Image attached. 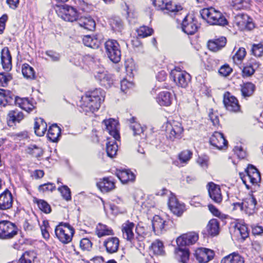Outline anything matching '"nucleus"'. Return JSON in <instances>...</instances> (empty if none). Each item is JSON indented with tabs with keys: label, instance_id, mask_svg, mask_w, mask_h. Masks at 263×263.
<instances>
[{
	"label": "nucleus",
	"instance_id": "f257e3e1",
	"mask_svg": "<svg viewBox=\"0 0 263 263\" xmlns=\"http://www.w3.org/2000/svg\"><path fill=\"white\" fill-rule=\"evenodd\" d=\"M104 98L105 92L100 88L89 91L82 97L81 107L84 111L93 112L99 109Z\"/></svg>",
	"mask_w": 263,
	"mask_h": 263
},
{
	"label": "nucleus",
	"instance_id": "f03ea898",
	"mask_svg": "<svg viewBox=\"0 0 263 263\" xmlns=\"http://www.w3.org/2000/svg\"><path fill=\"white\" fill-rule=\"evenodd\" d=\"M200 13L202 18L210 25L224 26L228 23L222 13L212 7L203 8Z\"/></svg>",
	"mask_w": 263,
	"mask_h": 263
},
{
	"label": "nucleus",
	"instance_id": "7ed1b4c3",
	"mask_svg": "<svg viewBox=\"0 0 263 263\" xmlns=\"http://www.w3.org/2000/svg\"><path fill=\"white\" fill-rule=\"evenodd\" d=\"M105 53L109 60L114 63L120 61L121 52L118 42L115 40L109 39L104 44Z\"/></svg>",
	"mask_w": 263,
	"mask_h": 263
},
{
	"label": "nucleus",
	"instance_id": "20e7f679",
	"mask_svg": "<svg viewBox=\"0 0 263 263\" xmlns=\"http://www.w3.org/2000/svg\"><path fill=\"white\" fill-rule=\"evenodd\" d=\"M74 229L68 223L61 222L55 229V234L63 243H68L72 240Z\"/></svg>",
	"mask_w": 263,
	"mask_h": 263
},
{
	"label": "nucleus",
	"instance_id": "39448f33",
	"mask_svg": "<svg viewBox=\"0 0 263 263\" xmlns=\"http://www.w3.org/2000/svg\"><path fill=\"white\" fill-rule=\"evenodd\" d=\"M18 232L15 224L7 220L0 221V238L9 239L12 238Z\"/></svg>",
	"mask_w": 263,
	"mask_h": 263
},
{
	"label": "nucleus",
	"instance_id": "423d86ee",
	"mask_svg": "<svg viewBox=\"0 0 263 263\" xmlns=\"http://www.w3.org/2000/svg\"><path fill=\"white\" fill-rule=\"evenodd\" d=\"M58 15L63 20L67 22L77 21L79 18L76 9L67 5H62L60 7Z\"/></svg>",
	"mask_w": 263,
	"mask_h": 263
},
{
	"label": "nucleus",
	"instance_id": "0eeeda50",
	"mask_svg": "<svg viewBox=\"0 0 263 263\" xmlns=\"http://www.w3.org/2000/svg\"><path fill=\"white\" fill-rule=\"evenodd\" d=\"M183 128L180 123L173 121L172 124L167 126L166 135L167 139L174 141L175 139H180Z\"/></svg>",
	"mask_w": 263,
	"mask_h": 263
},
{
	"label": "nucleus",
	"instance_id": "6e6552de",
	"mask_svg": "<svg viewBox=\"0 0 263 263\" xmlns=\"http://www.w3.org/2000/svg\"><path fill=\"white\" fill-rule=\"evenodd\" d=\"M182 30L187 34H194L198 29L197 21L192 16L185 15L181 22Z\"/></svg>",
	"mask_w": 263,
	"mask_h": 263
},
{
	"label": "nucleus",
	"instance_id": "1a4fd4ad",
	"mask_svg": "<svg viewBox=\"0 0 263 263\" xmlns=\"http://www.w3.org/2000/svg\"><path fill=\"white\" fill-rule=\"evenodd\" d=\"M171 76L173 77L177 84L183 88H185L188 85L191 79L190 74L185 71H179L175 69L172 71Z\"/></svg>",
	"mask_w": 263,
	"mask_h": 263
},
{
	"label": "nucleus",
	"instance_id": "9d476101",
	"mask_svg": "<svg viewBox=\"0 0 263 263\" xmlns=\"http://www.w3.org/2000/svg\"><path fill=\"white\" fill-rule=\"evenodd\" d=\"M194 255L199 263H206L214 258L215 253L211 249L201 248L197 249Z\"/></svg>",
	"mask_w": 263,
	"mask_h": 263
},
{
	"label": "nucleus",
	"instance_id": "9b49d317",
	"mask_svg": "<svg viewBox=\"0 0 263 263\" xmlns=\"http://www.w3.org/2000/svg\"><path fill=\"white\" fill-rule=\"evenodd\" d=\"M223 103L226 109L231 112H237L240 110V106L238 100L235 97L231 95L229 92L224 95Z\"/></svg>",
	"mask_w": 263,
	"mask_h": 263
},
{
	"label": "nucleus",
	"instance_id": "f8f14e48",
	"mask_svg": "<svg viewBox=\"0 0 263 263\" xmlns=\"http://www.w3.org/2000/svg\"><path fill=\"white\" fill-rule=\"evenodd\" d=\"M134 229H135V223L129 220H127L122 225V232L123 238L132 242L135 246V241H135V237L133 232Z\"/></svg>",
	"mask_w": 263,
	"mask_h": 263
},
{
	"label": "nucleus",
	"instance_id": "ddd939ff",
	"mask_svg": "<svg viewBox=\"0 0 263 263\" xmlns=\"http://www.w3.org/2000/svg\"><path fill=\"white\" fill-rule=\"evenodd\" d=\"M198 239V235L195 232L184 234L177 238L178 247H183L194 244Z\"/></svg>",
	"mask_w": 263,
	"mask_h": 263
},
{
	"label": "nucleus",
	"instance_id": "4468645a",
	"mask_svg": "<svg viewBox=\"0 0 263 263\" xmlns=\"http://www.w3.org/2000/svg\"><path fill=\"white\" fill-rule=\"evenodd\" d=\"M24 119L23 112L18 109L10 110L7 116V122L9 127H14Z\"/></svg>",
	"mask_w": 263,
	"mask_h": 263
},
{
	"label": "nucleus",
	"instance_id": "2eb2a0df",
	"mask_svg": "<svg viewBox=\"0 0 263 263\" xmlns=\"http://www.w3.org/2000/svg\"><path fill=\"white\" fill-rule=\"evenodd\" d=\"M13 197L11 192L6 189L0 194V210H7L12 207Z\"/></svg>",
	"mask_w": 263,
	"mask_h": 263
},
{
	"label": "nucleus",
	"instance_id": "dca6fc26",
	"mask_svg": "<svg viewBox=\"0 0 263 263\" xmlns=\"http://www.w3.org/2000/svg\"><path fill=\"white\" fill-rule=\"evenodd\" d=\"M210 143L218 149H222L227 147L228 141L223 135L218 132H215L210 138Z\"/></svg>",
	"mask_w": 263,
	"mask_h": 263
},
{
	"label": "nucleus",
	"instance_id": "f3484780",
	"mask_svg": "<svg viewBox=\"0 0 263 263\" xmlns=\"http://www.w3.org/2000/svg\"><path fill=\"white\" fill-rule=\"evenodd\" d=\"M169 223L170 221H167L159 216L156 215L152 220L153 231L156 235H159L166 230V228Z\"/></svg>",
	"mask_w": 263,
	"mask_h": 263
},
{
	"label": "nucleus",
	"instance_id": "a211bd4d",
	"mask_svg": "<svg viewBox=\"0 0 263 263\" xmlns=\"http://www.w3.org/2000/svg\"><path fill=\"white\" fill-rule=\"evenodd\" d=\"M168 205L171 211L177 216H180L184 211V205L179 202L175 197L172 196L169 198Z\"/></svg>",
	"mask_w": 263,
	"mask_h": 263
},
{
	"label": "nucleus",
	"instance_id": "6ab92c4d",
	"mask_svg": "<svg viewBox=\"0 0 263 263\" xmlns=\"http://www.w3.org/2000/svg\"><path fill=\"white\" fill-rule=\"evenodd\" d=\"M208 192L210 198L216 203H220L222 199L220 188L219 185L211 182L208 184Z\"/></svg>",
	"mask_w": 263,
	"mask_h": 263
},
{
	"label": "nucleus",
	"instance_id": "aec40b11",
	"mask_svg": "<svg viewBox=\"0 0 263 263\" xmlns=\"http://www.w3.org/2000/svg\"><path fill=\"white\" fill-rule=\"evenodd\" d=\"M98 188L103 193L109 192L115 188V182L111 177L100 179L97 183Z\"/></svg>",
	"mask_w": 263,
	"mask_h": 263
},
{
	"label": "nucleus",
	"instance_id": "412c9836",
	"mask_svg": "<svg viewBox=\"0 0 263 263\" xmlns=\"http://www.w3.org/2000/svg\"><path fill=\"white\" fill-rule=\"evenodd\" d=\"M1 63L3 69L9 71L12 68V57L7 47H4L1 51Z\"/></svg>",
	"mask_w": 263,
	"mask_h": 263
},
{
	"label": "nucleus",
	"instance_id": "4be33fe9",
	"mask_svg": "<svg viewBox=\"0 0 263 263\" xmlns=\"http://www.w3.org/2000/svg\"><path fill=\"white\" fill-rule=\"evenodd\" d=\"M105 128L108 133L112 136L115 140H118L120 138L119 133L117 129L118 122L114 119L110 118L108 120H105L103 121Z\"/></svg>",
	"mask_w": 263,
	"mask_h": 263
},
{
	"label": "nucleus",
	"instance_id": "5701e85b",
	"mask_svg": "<svg viewBox=\"0 0 263 263\" xmlns=\"http://www.w3.org/2000/svg\"><path fill=\"white\" fill-rule=\"evenodd\" d=\"M135 231L136 233L135 241L136 244L135 247L139 248L140 249L144 248V243L143 241L147 234L145 228L143 226L138 224L135 227Z\"/></svg>",
	"mask_w": 263,
	"mask_h": 263
},
{
	"label": "nucleus",
	"instance_id": "b1692460",
	"mask_svg": "<svg viewBox=\"0 0 263 263\" xmlns=\"http://www.w3.org/2000/svg\"><path fill=\"white\" fill-rule=\"evenodd\" d=\"M103 246L108 253L113 254L118 250L119 240L116 237H108L104 241Z\"/></svg>",
	"mask_w": 263,
	"mask_h": 263
},
{
	"label": "nucleus",
	"instance_id": "393cba45",
	"mask_svg": "<svg viewBox=\"0 0 263 263\" xmlns=\"http://www.w3.org/2000/svg\"><path fill=\"white\" fill-rule=\"evenodd\" d=\"M77 23L80 27L87 30L93 31L96 27L95 20L89 15L79 17Z\"/></svg>",
	"mask_w": 263,
	"mask_h": 263
},
{
	"label": "nucleus",
	"instance_id": "a878e982",
	"mask_svg": "<svg viewBox=\"0 0 263 263\" xmlns=\"http://www.w3.org/2000/svg\"><path fill=\"white\" fill-rule=\"evenodd\" d=\"M157 102L161 106H170L173 100V95L167 91L160 92L157 98Z\"/></svg>",
	"mask_w": 263,
	"mask_h": 263
},
{
	"label": "nucleus",
	"instance_id": "bb28decb",
	"mask_svg": "<svg viewBox=\"0 0 263 263\" xmlns=\"http://www.w3.org/2000/svg\"><path fill=\"white\" fill-rule=\"evenodd\" d=\"M226 43V38L221 36L214 40L209 41L208 43V47L210 50L216 52L224 47Z\"/></svg>",
	"mask_w": 263,
	"mask_h": 263
},
{
	"label": "nucleus",
	"instance_id": "cd10ccee",
	"mask_svg": "<svg viewBox=\"0 0 263 263\" xmlns=\"http://www.w3.org/2000/svg\"><path fill=\"white\" fill-rule=\"evenodd\" d=\"M117 176L123 184H126L129 182H133L135 179V175L130 170H124L118 171Z\"/></svg>",
	"mask_w": 263,
	"mask_h": 263
},
{
	"label": "nucleus",
	"instance_id": "c85d7f7f",
	"mask_svg": "<svg viewBox=\"0 0 263 263\" xmlns=\"http://www.w3.org/2000/svg\"><path fill=\"white\" fill-rule=\"evenodd\" d=\"M47 125L43 118H36L34 122V132L39 137L44 135L47 130Z\"/></svg>",
	"mask_w": 263,
	"mask_h": 263
},
{
	"label": "nucleus",
	"instance_id": "c756f323",
	"mask_svg": "<svg viewBox=\"0 0 263 263\" xmlns=\"http://www.w3.org/2000/svg\"><path fill=\"white\" fill-rule=\"evenodd\" d=\"M61 134V129L57 124L51 125L48 131V137L49 139L53 142H57L59 141Z\"/></svg>",
	"mask_w": 263,
	"mask_h": 263
},
{
	"label": "nucleus",
	"instance_id": "7c9ffc66",
	"mask_svg": "<svg viewBox=\"0 0 263 263\" xmlns=\"http://www.w3.org/2000/svg\"><path fill=\"white\" fill-rule=\"evenodd\" d=\"M15 102L19 107L28 112H30L34 108V106L31 102V101L27 98H21L16 97L15 98Z\"/></svg>",
	"mask_w": 263,
	"mask_h": 263
},
{
	"label": "nucleus",
	"instance_id": "2f4dec72",
	"mask_svg": "<svg viewBox=\"0 0 263 263\" xmlns=\"http://www.w3.org/2000/svg\"><path fill=\"white\" fill-rule=\"evenodd\" d=\"M240 87L241 96L245 99L251 97L256 89L255 85L251 82L244 83Z\"/></svg>",
	"mask_w": 263,
	"mask_h": 263
},
{
	"label": "nucleus",
	"instance_id": "473e14b6",
	"mask_svg": "<svg viewBox=\"0 0 263 263\" xmlns=\"http://www.w3.org/2000/svg\"><path fill=\"white\" fill-rule=\"evenodd\" d=\"M164 10L166 11L164 13H169L170 15H176L181 14L182 7L181 5H176L175 3L170 2L165 3Z\"/></svg>",
	"mask_w": 263,
	"mask_h": 263
},
{
	"label": "nucleus",
	"instance_id": "72a5a7b5",
	"mask_svg": "<svg viewBox=\"0 0 263 263\" xmlns=\"http://www.w3.org/2000/svg\"><path fill=\"white\" fill-rule=\"evenodd\" d=\"M244 208L246 211L250 214L254 213L256 210L257 201L255 197L252 195H249L247 198L243 200Z\"/></svg>",
	"mask_w": 263,
	"mask_h": 263
},
{
	"label": "nucleus",
	"instance_id": "f704fd0d",
	"mask_svg": "<svg viewBox=\"0 0 263 263\" xmlns=\"http://www.w3.org/2000/svg\"><path fill=\"white\" fill-rule=\"evenodd\" d=\"M245 173L248 174V178L254 182H258L260 180V175L258 170L253 165L249 164L245 170Z\"/></svg>",
	"mask_w": 263,
	"mask_h": 263
},
{
	"label": "nucleus",
	"instance_id": "c9c22d12",
	"mask_svg": "<svg viewBox=\"0 0 263 263\" xmlns=\"http://www.w3.org/2000/svg\"><path fill=\"white\" fill-rule=\"evenodd\" d=\"M220 263H245V259L238 253L234 252L223 257Z\"/></svg>",
	"mask_w": 263,
	"mask_h": 263
},
{
	"label": "nucleus",
	"instance_id": "e433bc0d",
	"mask_svg": "<svg viewBox=\"0 0 263 263\" xmlns=\"http://www.w3.org/2000/svg\"><path fill=\"white\" fill-rule=\"evenodd\" d=\"M150 248L155 255L163 256L165 254L163 243L161 241L158 239L152 242Z\"/></svg>",
	"mask_w": 263,
	"mask_h": 263
},
{
	"label": "nucleus",
	"instance_id": "4c0bfd02",
	"mask_svg": "<svg viewBox=\"0 0 263 263\" xmlns=\"http://www.w3.org/2000/svg\"><path fill=\"white\" fill-rule=\"evenodd\" d=\"M22 72L24 78L29 80H33L35 78V73L33 67L28 64L25 63L22 67Z\"/></svg>",
	"mask_w": 263,
	"mask_h": 263
},
{
	"label": "nucleus",
	"instance_id": "58836bf2",
	"mask_svg": "<svg viewBox=\"0 0 263 263\" xmlns=\"http://www.w3.org/2000/svg\"><path fill=\"white\" fill-rule=\"evenodd\" d=\"M209 234L214 236L218 234L219 230V224L217 219H212L209 222L207 226Z\"/></svg>",
	"mask_w": 263,
	"mask_h": 263
},
{
	"label": "nucleus",
	"instance_id": "ea45409f",
	"mask_svg": "<svg viewBox=\"0 0 263 263\" xmlns=\"http://www.w3.org/2000/svg\"><path fill=\"white\" fill-rule=\"evenodd\" d=\"M135 117H132L129 119V121L131 123L130 128L133 132V135L134 136H140L141 134L143 133L144 129L139 123L135 121Z\"/></svg>",
	"mask_w": 263,
	"mask_h": 263
},
{
	"label": "nucleus",
	"instance_id": "a19ab883",
	"mask_svg": "<svg viewBox=\"0 0 263 263\" xmlns=\"http://www.w3.org/2000/svg\"><path fill=\"white\" fill-rule=\"evenodd\" d=\"M260 64L258 62H255L249 65L245 66L242 70V76L243 78L249 77L253 75L255 69L259 66Z\"/></svg>",
	"mask_w": 263,
	"mask_h": 263
},
{
	"label": "nucleus",
	"instance_id": "79ce46f5",
	"mask_svg": "<svg viewBox=\"0 0 263 263\" xmlns=\"http://www.w3.org/2000/svg\"><path fill=\"white\" fill-rule=\"evenodd\" d=\"M96 233L99 237L112 235V230L106 225L99 223L96 228Z\"/></svg>",
	"mask_w": 263,
	"mask_h": 263
},
{
	"label": "nucleus",
	"instance_id": "37998d69",
	"mask_svg": "<svg viewBox=\"0 0 263 263\" xmlns=\"http://www.w3.org/2000/svg\"><path fill=\"white\" fill-rule=\"evenodd\" d=\"M84 44L92 48H97L100 45V41L96 37H92L89 35H85L83 39Z\"/></svg>",
	"mask_w": 263,
	"mask_h": 263
},
{
	"label": "nucleus",
	"instance_id": "c03bdc74",
	"mask_svg": "<svg viewBox=\"0 0 263 263\" xmlns=\"http://www.w3.org/2000/svg\"><path fill=\"white\" fill-rule=\"evenodd\" d=\"M177 254L179 257V260L182 263H187L189 259L190 252L188 249L185 248H181V247H178L177 251Z\"/></svg>",
	"mask_w": 263,
	"mask_h": 263
},
{
	"label": "nucleus",
	"instance_id": "a18cd8bd",
	"mask_svg": "<svg viewBox=\"0 0 263 263\" xmlns=\"http://www.w3.org/2000/svg\"><path fill=\"white\" fill-rule=\"evenodd\" d=\"M241 18L242 21H239L238 22L237 24L238 25H241L242 26H245V28H247L249 30H251L254 27V24L251 21H250V18L247 14H241L240 15H238V18Z\"/></svg>",
	"mask_w": 263,
	"mask_h": 263
},
{
	"label": "nucleus",
	"instance_id": "49530a36",
	"mask_svg": "<svg viewBox=\"0 0 263 263\" xmlns=\"http://www.w3.org/2000/svg\"><path fill=\"white\" fill-rule=\"evenodd\" d=\"M106 150L107 156L110 158H113L116 155L118 150V145L116 142L114 141L107 142Z\"/></svg>",
	"mask_w": 263,
	"mask_h": 263
},
{
	"label": "nucleus",
	"instance_id": "de8ad7c7",
	"mask_svg": "<svg viewBox=\"0 0 263 263\" xmlns=\"http://www.w3.org/2000/svg\"><path fill=\"white\" fill-rule=\"evenodd\" d=\"M110 25L115 31H121L123 27L122 20L119 17H115L110 20Z\"/></svg>",
	"mask_w": 263,
	"mask_h": 263
},
{
	"label": "nucleus",
	"instance_id": "09e8293b",
	"mask_svg": "<svg viewBox=\"0 0 263 263\" xmlns=\"http://www.w3.org/2000/svg\"><path fill=\"white\" fill-rule=\"evenodd\" d=\"M235 231L237 234H239L243 240L249 236L248 228L245 224H238L236 225Z\"/></svg>",
	"mask_w": 263,
	"mask_h": 263
},
{
	"label": "nucleus",
	"instance_id": "8fccbe9b",
	"mask_svg": "<svg viewBox=\"0 0 263 263\" xmlns=\"http://www.w3.org/2000/svg\"><path fill=\"white\" fill-rule=\"evenodd\" d=\"M153 30L152 28L148 27L143 26L140 27L137 30V33L139 36L142 38L147 37L152 34Z\"/></svg>",
	"mask_w": 263,
	"mask_h": 263
},
{
	"label": "nucleus",
	"instance_id": "3c124183",
	"mask_svg": "<svg viewBox=\"0 0 263 263\" xmlns=\"http://www.w3.org/2000/svg\"><path fill=\"white\" fill-rule=\"evenodd\" d=\"M63 198L67 201L70 200L71 199V192L69 187L66 185H63L58 188Z\"/></svg>",
	"mask_w": 263,
	"mask_h": 263
},
{
	"label": "nucleus",
	"instance_id": "603ef678",
	"mask_svg": "<svg viewBox=\"0 0 263 263\" xmlns=\"http://www.w3.org/2000/svg\"><path fill=\"white\" fill-rule=\"evenodd\" d=\"M14 96L8 90V93H5L3 98H0V104L5 106L7 104H10L13 100Z\"/></svg>",
	"mask_w": 263,
	"mask_h": 263
},
{
	"label": "nucleus",
	"instance_id": "864d4df0",
	"mask_svg": "<svg viewBox=\"0 0 263 263\" xmlns=\"http://www.w3.org/2000/svg\"><path fill=\"white\" fill-rule=\"evenodd\" d=\"M251 52L255 57L263 56V44L261 43L254 44L252 46Z\"/></svg>",
	"mask_w": 263,
	"mask_h": 263
},
{
	"label": "nucleus",
	"instance_id": "5fc2aeb1",
	"mask_svg": "<svg viewBox=\"0 0 263 263\" xmlns=\"http://www.w3.org/2000/svg\"><path fill=\"white\" fill-rule=\"evenodd\" d=\"M40 209L45 213H49L51 212L50 205L45 201L40 199L37 201Z\"/></svg>",
	"mask_w": 263,
	"mask_h": 263
},
{
	"label": "nucleus",
	"instance_id": "6e6d98bb",
	"mask_svg": "<svg viewBox=\"0 0 263 263\" xmlns=\"http://www.w3.org/2000/svg\"><path fill=\"white\" fill-rule=\"evenodd\" d=\"M192 153L189 150L182 151L179 155V158L181 162H187L192 157Z\"/></svg>",
	"mask_w": 263,
	"mask_h": 263
},
{
	"label": "nucleus",
	"instance_id": "4d7b16f0",
	"mask_svg": "<svg viewBox=\"0 0 263 263\" xmlns=\"http://www.w3.org/2000/svg\"><path fill=\"white\" fill-rule=\"evenodd\" d=\"M12 79V77L9 73H0V86L3 87L7 86L8 82Z\"/></svg>",
	"mask_w": 263,
	"mask_h": 263
},
{
	"label": "nucleus",
	"instance_id": "13d9d810",
	"mask_svg": "<svg viewBox=\"0 0 263 263\" xmlns=\"http://www.w3.org/2000/svg\"><path fill=\"white\" fill-rule=\"evenodd\" d=\"M92 242L87 238H84L80 241V246L83 250L89 251L92 247Z\"/></svg>",
	"mask_w": 263,
	"mask_h": 263
},
{
	"label": "nucleus",
	"instance_id": "bf43d9fd",
	"mask_svg": "<svg viewBox=\"0 0 263 263\" xmlns=\"http://www.w3.org/2000/svg\"><path fill=\"white\" fill-rule=\"evenodd\" d=\"M232 71V69L228 65H224L222 66L219 70V73L223 77L229 76Z\"/></svg>",
	"mask_w": 263,
	"mask_h": 263
},
{
	"label": "nucleus",
	"instance_id": "052dcab7",
	"mask_svg": "<svg viewBox=\"0 0 263 263\" xmlns=\"http://www.w3.org/2000/svg\"><path fill=\"white\" fill-rule=\"evenodd\" d=\"M45 54L48 56L53 62L59 61L61 58V55L59 53L53 50L46 51Z\"/></svg>",
	"mask_w": 263,
	"mask_h": 263
},
{
	"label": "nucleus",
	"instance_id": "680f3d73",
	"mask_svg": "<svg viewBox=\"0 0 263 263\" xmlns=\"http://www.w3.org/2000/svg\"><path fill=\"white\" fill-rule=\"evenodd\" d=\"M30 149L29 153L36 158H39L43 155V150L35 145H32Z\"/></svg>",
	"mask_w": 263,
	"mask_h": 263
},
{
	"label": "nucleus",
	"instance_id": "e2e57ef3",
	"mask_svg": "<svg viewBox=\"0 0 263 263\" xmlns=\"http://www.w3.org/2000/svg\"><path fill=\"white\" fill-rule=\"evenodd\" d=\"M55 188L54 184L51 183H47L39 186V190L40 191L45 192L47 191H52Z\"/></svg>",
	"mask_w": 263,
	"mask_h": 263
},
{
	"label": "nucleus",
	"instance_id": "0e129e2a",
	"mask_svg": "<svg viewBox=\"0 0 263 263\" xmlns=\"http://www.w3.org/2000/svg\"><path fill=\"white\" fill-rule=\"evenodd\" d=\"M133 86V84L127 81L126 79H123L121 81V90L124 92H126V90L132 88Z\"/></svg>",
	"mask_w": 263,
	"mask_h": 263
},
{
	"label": "nucleus",
	"instance_id": "69168bd1",
	"mask_svg": "<svg viewBox=\"0 0 263 263\" xmlns=\"http://www.w3.org/2000/svg\"><path fill=\"white\" fill-rule=\"evenodd\" d=\"M246 55V51L244 48H239L234 55V58L238 60H242Z\"/></svg>",
	"mask_w": 263,
	"mask_h": 263
},
{
	"label": "nucleus",
	"instance_id": "338daca9",
	"mask_svg": "<svg viewBox=\"0 0 263 263\" xmlns=\"http://www.w3.org/2000/svg\"><path fill=\"white\" fill-rule=\"evenodd\" d=\"M8 15L6 14H3L0 17V34H2L5 29L6 22L8 20Z\"/></svg>",
	"mask_w": 263,
	"mask_h": 263
},
{
	"label": "nucleus",
	"instance_id": "774afa93",
	"mask_svg": "<svg viewBox=\"0 0 263 263\" xmlns=\"http://www.w3.org/2000/svg\"><path fill=\"white\" fill-rule=\"evenodd\" d=\"M234 151L239 158L243 159L246 157V153L241 147L235 146Z\"/></svg>",
	"mask_w": 263,
	"mask_h": 263
}]
</instances>
